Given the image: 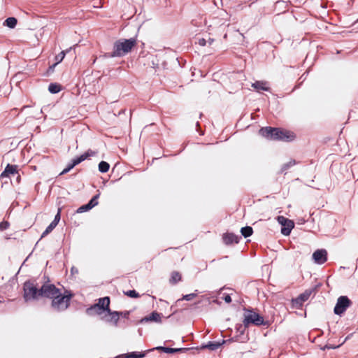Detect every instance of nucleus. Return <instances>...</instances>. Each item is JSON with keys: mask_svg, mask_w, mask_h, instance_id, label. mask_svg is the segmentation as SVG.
Wrapping results in <instances>:
<instances>
[{"mask_svg": "<svg viewBox=\"0 0 358 358\" xmlns=\"http://www.w3.org/2000/svg\"><path fill=\"white\" fill-rule=\"evenodd\" d=\"M57 224L55 222H51L48 227L45 229V230L43 232L41 238L45 237L48 234H50L55 227Z\"/></svg>", "mask_w": 358, "mask_h": 358, "instance_id": "c85d7f7f", "label": "nucleus"}, {"mask_svg": "<svg viewBox=\"0 0 358 358\" xmlns=\"http://www.w3.org/2000/svg\"><path fill=\"white\" fill-rule=\"evenodd\" d=\"M104 311H106L103 308L99 307V305L92 306L90 308L87 309V313L88 315H101Z\"/></svg>", "mask_w": 358, "mask_h": 358, "instance_id": "a211bd4d", "label": "nucleus"}, {"mask_svg": "<svg viewBox=\"0 0 358 358\" xmlns=\"http://www.w3.org/2000/svg\"><path fill=\"white\" fill-rule=\"evenodd\" d=\"M71 272H72L73 273H78V269H77V268H75L74 267H72V268H71Z\"/></svg>", "mask_w": 358, "mask_h": 358, "instance_id": "e433bc0d", "label": "nucleus"}, {"mask_svg": "<svg viewBox=\"0 0 358 358\" xmlns=\"http://www.w3.org/2000/svg\"><path fill=\"white\" fill-rule=\"evenodd\" d=\"M245 327H248L249 324H252L257 326L264 325V320L263 317L260 316L258 313L249 310L245 314V318L243 320Z\"/></svg>", "mask_w": 358, "mask_h": 358, "instance_id": "39448f33", "label": "nucleus"}, {"mask_svg": "<svg viewBox=\"0 0 358 358\" xmlns=\"http://www.w3.org/2000/svg\"><path fill=\"white\" fill-rule=\"evenodd\" d=\"M180 280H181V275L180 274V273H178L177 271L172 272L171 278L169 280L170 283L176 284L178 282L180 281Z\"/></svg>", "mask_w": 358, "mask_h": 358, "instance_id": "b1692460", "label": "nucleus"}, {"mask_svg": "<svg viewBox=\"0 0 358 358\" xmlns=\"http://www.w3.org/2000/svg\"><path fill=\"white\" fill-rule=\"evenodd\" d=\"M296 164L295 160H290L289 162L284 164L282 166V171H285L287 170L291 166H294Z\"/></svg>", "mask_w": 358, "mask_h": 358, "instance_id": "c756f323", "label": "nucleus"}, {"mask_svg": "<svg viewBox=\"0 0 358 358\" xmlns=\"http://www.w3.org/2000/svg\"><path fill=\"white\" fill-rule=\"evenodd\" d=\"M61 90L60 85L56 83H50L48 87V90L52 94L58 93Z\"/></svg>", "mask_w": 358, "mask_h": 358, "instance_id": "cd10ccee", "label": "nucleus"}, {"mask_svg": "<svg viewBox=\"0 0 358 358\" xmlns=\"http://www.w3.org/2000/svg\"><path fill=\"white\" fill-rule=\"evenodd\" d=\"M198 43L201 46H205L206 45V43H207V41L204 38H199V41H198Z\"/></svg>", "mask_w": 358, "mask_h": 358, "instance_id": "f704fd0d", "label": "nucleus"}, {"mask_svg": "<svg viewBox=\"0 0 358 358\" xmlns=\"http://www.w3.org/2000/svg\"><path fill=\"white\" fill-rule=\"evenodd\" d=\"M17 173V166L8 164L4 171L1 173V177H8L9 174H15Z\"/></svg>", "mask_w": 358, "mask_h": 358, "instance_id": "f3484780", "label": "nucleus"}, {"mask_svg": "<svg viewBox=\"0 0 358 358\" xmlns=\"http://www.w3.org/2000/svg\"><path fill=\"white\" fill-rule=\"evenodd\" d=\"M99 196V194H96V195L94 196L87 204L83 205L80 207H79L77 210V213H82L84 212H87V211L91 210L92 208H94L96 205H98L97 200H98Z\"/></svg>", "mask_w": 358, "mask_h": 358, "instance_id": "f8f14e48", "label": "nucleus"}, {"mask_svg": "<svg viewBox=\"0 0 358 358\" xmlns=\"http://www.w3.org/2000/svg\"><path fill=\"white\" fill-rule=\"evenodd\" d=\"M267 82L266 81H256L252 84V87H254L257 92L269 91L270 88L267 86Z\"/></svg>", "mask_w": 358, "mask_h": 358, "instance_id": "dca6fc26", "label": "nucleus"}, {"mask_svg": "<svg viewBox=\"0 0 358 358\" xmlns=\"http://www.w3.org/2000/svg\"><path fill=\"white\" fill-rule=\"evenodd\" d=\"M60 220V211L59 210L57 215L55 217V219L53 220L52 222H55L57 225L58 224Z\"/></svg>", "mask_w": 358, "mask_h": 358, "instance_id": "72a5a7b5", "label": "nucleus"}, {"mask_svg": "<svg viewBox=\"0 0 358 358\" xmlns=\"http://www.w3.org/2000/svg\"><path fill=\"white\" fill-rule=\"evenodd\" d=\"M154 350L162 351L165 353H169V354L178 352H186L187 350H188L187 348H171L162 347V346L156 347V348H153L152 350Z\"/></svg>", "mask_w": 358, "mask_h": 358, "instance_id": "2eb2a0df", "label": "nucleus"}, {"mask_svg": "<svg viewBox=\"0 0 358 358\" xmlns=\"http://www.w3.org/2000/svg\"><path fill=\"white\" fill-rule=\"evenodd\" d=\"M65 55H66V52L62 51L57 55H56L55 56L56 62L52 66H50V69L53 70V69L55 67V66L57 64H58L59 63H60L64 59Z\"/></svg>", "mask_w": 358, "mask_h": 358, "instance_id": "4be33fe9", "label": "nucleus"}, {"mask_svg": "<svg viewBox=\"0 0 358 358\" xmlns=\"http://www.w3.org/2000/svg\"><path fill=\"white\" fill-rule=\"evenodd\" d=\"M262 136L268 138L271 140H280V141H292L294 139V136L293 133L278 128H273L270 127H263L259 130Z\"/></svg>", "mask_w": 358, "mask_h": 358, "instance_id": "f257e3e1", "label": "nucleus"}, {"mask_svg": "<svg viewBox=\"0 0 358 358\" xmlns=\"http://www.w3.org/2000/svg\"><path fill=\"white\" fill-rule=\"evenodd\" d=\"M312 294V290H306L301 294L297 298L292 299V306L296 308L302 306L303 303L307 301Z\"/></svg>", "mask_w": 358, "mask_h": 358, "instance_id": "9d476101", "label": "nucleus"}, {"mask_svg": "<svg viewBox=\"0 0 358 358\" xmlns=\"http://www.w3.org/2000/svg\"><path fill=\"white\" fill-rule=\"evenodd\" d=\"M142 321L159 322H161V314L157 312H152L150 315L144 317Z\"/></svg>", "mask_w": 358, "mask_h": 358, "instance_id": "aec40b11", "label": "nucleus"}, {"mask_svg": "<svg viewBox=\"0 0 358 358\" xmlns=\"http://www.w3.org/2000/svg\"><path fill=\"white\" fill-rule=\"evenodd\" d=\"M95 155V152L92 150H88L85 153L81 155L80 157H78L72 160V162L69 164L66 168H65L60 173V175H63L67 173L70 170H71L74 166L79 164L86 159H87L90 156H93Z\"/></svg>", "mask_w": 358, "mask_h": 358, "instance_id": "6e6552de", "label": "nucleus"}, {"mask_svg": "<svg viewBox=\"0 0 358 358\" xmlns=\"http://www.w3.org/2000/svg\"><path fill=\"white\" fill-rule=\"evenodd\" d=\"M327 349H330V348H335V347H333V346H331V345H326L324 346V349H327Z\"/></svg>", "mask_w": 358, "mask_h": 358, "instance_id": "58836bf2", "label": "nucleus"}, {"mask_svg": "<svg viewBox=\"0 0 358 358\" xmlns=\"http://www.w3.org/2000/svg\"><path fill=\"white\" fill-rule=\"evenodd\" d=\"M224 300L226 303H229L231 301V298L229 294H227L226 296H224Z\"/></svg>", "mask_w": 358, "mask_h": 358, "instance_id": "c9c22d12", "label": "nucleus"}, {"mask_svg": "<svg viewBox=\"0 0 358 358\" xmlns=\"http://www.w3.org/2000/svg\"><path fill=\"white\" fill-rule=\"evenodd\" d=\"M0 303H1V301H0Z\"/></svg>", "mask_w": 358, "mask_h": 358, "instance_id": "a19ab883", "label": "nucleus"}, {"mask_svg": "<svg viewBox=\"0 0 358 358\" xmlns=\"http://www.w3.org/2000/svg\"><path fill=\"white\" fill-rule=\"evenodd\" d=\"M72 296L73 295L67 291L65 292V294L64 295H62L61 292H59L58 295L52 299V308L58 311L66 309Z\"/></svg>", "mask_w": 358, "mask_h": 358, "instance_id": "7ed1b4c3", "label": "nucleus"}, {"mask_svg": "<svg viewBox=\"0 0 358 358\" xmlns=\"http://www.w3.org/2000/svg\"><path fill=\"white\" fill-rule=\"evenodd\" d=\"M351 301L350 300L345 296H340L338 300L337 303L334 307V313L336 315H341L343 314L347 308L350 306Z\"/></svg>", "mask_w": 358, "mask_h": 358, "instance_id": "423d86ee", "label": "nucleus"}, {"mask_svg": "<svg viewBox=\"0 0 358 358\" xmlns=\"http://www.w3.org/2000/svg\"><path fill=\"white\" fill-rule=\"evenodd\" d=\"M127 296L131 298H138L139 297V294L136 292L135 290H129L124 293Z\"/></svg>", "mask_w": 358, "mask_h": 358, "instance_id": "2f4dec72", "label": "nucleus"}, {"mask_svg": "<svg viewBox=\"0 0 358 358\" xmlns=\"http://www.w3.org/2000/svg\"><path fill=\"white\" fill-rule=\"evenodd\" d=\"M41 297H47L53 299L55 296L58 295L60 292L52 284H44L41 288Z\"/></svg>", "mask_w": 358, "mask_h": 358, "instance_id": "0eeeda50", "label": "nucleus"}, {"mask_svg": "<svg viewBox=\"0 0 358 358\" xmlns=\"http://www.w3.org/2000/svg\"><path fill=\"white\" fill-rule=\"evenodd\" d=\"M252 228L249 226L242 227L241 229V233L245 238L250 236L252 234Z\"/></svg>", "mask_w": 358, "mask_h": 358, "instance_id": "5701e85b", "label": "nucleus"}, {"mask_svg": "<svg viewBox=\"0 0 358 358\" xmlns=\"http://www.w3.org/2000/svg\"><path fill=\"white\" fill-rule=\"evenodd\" d=\"M136 44V40L134 38L118 40L115 42L113 51L110 54L109 57H123L129 52Z\"/></svg>", "mask_w": 358, "mask_h": 358, "instance_id": "f03ea898", "label": "nucleus"}, {"mask_svg": "<svg viewBox=\"0 0 358 358\" xmlns=\"http://www.w3.org/2000/svg\"><path fill=\"white\" fill-rule=\"evenodd\" d=\"M9 227V223L7 221H3L0 222V230L3 231L8 229Z\"/></svg>", "mask_w": 358, "mask_h": 358, "instance_id": "473e14b6", "label": "nucleus"}, {"mask_svg": "<svg viewBox=\"0 0 358 358\" xmlns=\"http://www.w3.org/2000/svg\"><path fill=\"white\" fill-rule=\"evenodd\" d=\"M95 305H99V307L103 308L107 312L110 309V298L108 296L101 298L99 299V302Z\"/></svg>", "mask_w": 358, "mask_h": 358, "instance_id": "6ab92c4d", "label": "nucleus"}, {"mask_svg": "<svg viewBox=\"0 0 358 358\" xmlns=\"http://www.w3.org/2000/svg\"><path fill=\"white\" fill-rule=\"evenodd\" d=\"M197 295L196 293H192V294H186V295H183L182 299H178V301H180V300H186V301H191L192 299H193L194 297H196Z\"/></svg>", "mask_w": 358, "mask_h": 358, "instance_id": "7c9ffc66", "label": "nucleus"}, {"mask_svg": "<svg viewBox=\"0 0 358 358\" xmlns=\"http://www.w3.org/2000/svg\"><path fill=\"white\" fill-rule=\"evenodd\" d=\"M313 259L316 264H322L327 260V252L325 250H317L313 254Z\"/></svg>", "mask_w": 358, "mask_h": 358, "instance_id": "9b49d317", "label": "nucleus"}, {"mask_svg": "<svg viewBox=\"0 0 358 358\" xmlns=\"http://www.w3.org/2000/svg\"><path fill=\"white\" fill-rule=\"evenodd\" d=\"M214 40L212 38H209V40L207 41L209 45H211L213 43Z\"/></svg>", "mask_w": 358, "mask_h": 358, "instance_id": "ea45409f", "label": "nucleus"}, {"mask_svg": "<svg viewBox=\"0 0 358 358\" xmlns=\"http://www.w3.org/2000/svg\"><path fill=\"white\" fill-rule=\"evenodd\" d=\"M17 22V21L16 18L10 17H8L5 20L4 24L6 25L8 27L13 29V28H14L16 26Z\"/></svg>", "mask_w": 358, "mask_h": 358, "instance_id": "393cba45", "label": "nucleus"}, {"mask_svg": "<svg viewBox=\"0 0 358 358\" xmlns=\"http://www.w3.org/2000/svg\"><path fill=\"white\" fill-rule=\"evenodd\" d=\"M110 168V165L108 162L101 161L99 164V171L101 173H106Z\"/></svg>", "mask_w": 358, "mask_h": 358, "instance_id": "bb28decb", "label": "nucleus"}, {"mask_svg": "<svg viewBox=\"0 0 358 358\" xmlns=\"http://www.w3.org/2000/svg\"><path fill=\"white\" fill-rule=\"evenodd\" d=\"M128 315H129V312H124V313L122 312V314L121 315L124 317H127Z\"/></svg>", "mask_w": 358, "mask_h": 358, "instance_id": "4c0bfd02", "label": "nucleus"}, {"mask_svg": "<svg viewBox=\"0 0 358 358\" xmlns=\"http://www.w3.org/2000/svg\"><path fill=\"white\" fill-rule=\"evenodd\" d=\"M145 355L143 352H132L124 355L125 358H143Z\"/></svg>", "mask_w": 358, "mask_h": 358, "instance_id": "a878e982", "label": "nucleus"}, {"mask_svg": "<svg viewBox=\"0 0 358 358\" xmlns=\"http://www.w3.org/2000/svg\"><path fill=\"white\" fill-rule=\"evenodd\" d=\"M278 222L282 225L281 233L285 236H288L294 227L293 221L285 218L283 216L278 217Z\"/></svg>", "mask_w": 358, "mask_h": 358, "instance_id": "1a4fd4ad", "label": "nucleus"}, {"mask_svg": "<svg viewBox=\"0 0 358 358\" xmlns=\"http://www.w3.org/2000/svg\"><path fill=\"white\" fill-rule=\"evenodd\" d=\"M224 343H225L224 341H222V343L220 342H209L206 345H203L202 348H208L210 350H216L218 349Z\"/></svg>", "mask_w": 358, "mask_h": 358, "instance_id": "412c9836", "label": "nucleus"}, {"mask_svg": "<svg viewBox=\"0 0 358 358\" xmlns=\"http://www.w3.org/2000/svg\"><path fill=\"white\" fill-rule=\"evenodd\" d=\"M24 299L26 301L37 300L41 297V289H38L34 282L27 281L24 283Z\"/></svg>", "mask_w": 358, "mask_h": 358, "instance_id": "20e7f679", "label": "nucleus"}, {"mask_svg": "<svg viewBox=\"0 0 358 358\" xmlns=\"http://www.w3.org/2000/svg\"><path fill=\"white\" fill-rule=\"evenodd\" d=\"M107 313L108 315L105 316L106 321L113 322L115 325H117L120 319V316L122 314V312L112 311L110 309H109L107 311Z\"/></svg>", "mask_w": 358, "mask_h": 358, "instance_id": "ddd939ff", "label": "nucleus"}, {"mask_svg": "<svg viewBox=\"0 0 358 358\" xmlns=\"http://www.w3.org/2000/svg\"><path fill=\"white\" fill-rule=\"evenodd\" d=\"M222 238L226 245L238 243L239 241V237L232 233L224 234Z\"/></svg>", "mask_w": 358, "mask_h": 358, "instance_id": "4468645a", "label": "nucleus"}]
</instances>
